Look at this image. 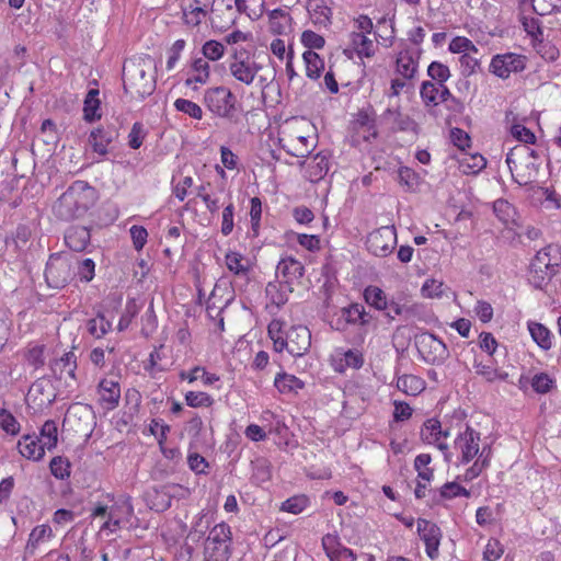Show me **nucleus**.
<instances>
[{
    "label": "nucleus",
    "instance_id": "nucleus-43",
    "mask_svg": "<svg viewBox=\"0 0 561 561\" xmlns=\"http://www.w3.org/2000/svg\"><path fill=\"white\" fill-rule=\"evenodd\" d=\"M112 329V323L102 312H98L96 317L88 320L87 330L95 339L103 337Z\"/></svg>",
    "mask_w": 561,
    "mask_h": 561
},
{
    "label": "nucleus",
    "instance_id": "nucleus-11",
    "mask_svg": "<svg viewBox=\"0 0 561 561\" xmlns=\"http://www.w3.org/2000/svg\"><path fill=\"white\" fill-rule=\"evenodd\" d=\"M417 534L425 545V552L431 560L439 556V546L443 538L442 529L437 524L425 518L416 520Z\"/></svg>",
    "mask_w": 561,
    "mask_h": 561
},
{
    "label": "nucleus",
    "instance_id": "nucleus-38",
    "mask_svg": "<svg viewBox=\"0 0 561 561\" xmlns=\"http://www.w3.org/2000/svg\"><path fill=\"white\" fill-rule=\"evenodd\" d=\"M425 383L415 375H403L397 380V388L409 396H416L424 390Z\"/></svg>",
    "mask_w": 561,
    "mask_h": 561
},
{
    "label": "nucleus",
    "instance_id": "nucleus-45",
    "mask_svg": "<svg viewBox=\"0 0 561 561\" xmlns=\"http://www.w3.org/2000/svg\"><path fill=\"white\" fill-rule=\"evenodd\" d=\"M309 14L314 25L328 27L332 23V10L323 2L309 9Z\"/></svg>",
    "mask_w": 561,
    "mask_h": 561
},
{
    "label": "nucleus",
    "instance_id": "nucleus-14",
    "mask_svg": "<svg viewBox=\"0 0 561 561\" xmlns=\"http://www.w3.org/2000/svg\"><path fill=\"white\" fill-rule=\"evenodd\" d=\"M449 436L448 431H443L440 422L436 419L426 420L421 428V438L426 444H434L439 450L444 453L446 461H450L451 454L449 453L448 445L442 440Z\"/></svg>",
    "mask_w": 561,
    "mask_h": 561
},
{
    "label": "nucleus",
    "instance_id": "nucleus-32",
    "mask_svg": "<svg viewBox=\"0 0 561 561\" xmlns=\"http://www.w3.org/2000/svg\"><path fill=\"white\" fill-rule=\"evenodd\" d=\"M493 211L495 216L505 225L517 224V209L508 201L499 198L493 203Z\"/></svg>",
    "mask_w": 561,
    "mask_h": 561
},
{
    "label": "nucleus",
    "instance_id": "nucleus-24",
    "mask_svg": "<svg viewBox=\"0 0 561 561\" xmlns=\"http://www.w3.org/2000/svg\"><path fill=\"white\" fill-rule=\"evenodd\" d=\"M420 51L414 56L410 49L399 53L397 57V72L405 79H413L419 68Z\"/></svg>",
    "mask_w": 561,
    "mask_h": 561
},
{
    "label": "nucleus",
    "instance_id": "nucleus-47",
    "mask_svg": "<svg viewBox=\"0 0 561 561\" xmlns=\"http://www.w3.org/2000/svg\"><path fill=\"white\" fill-rule=\"evenodd\" d=\"M70 461L62 456L54 457L49 462L51 474L58 480H65L70 477Z\"/></svg>",
    "mask_w": 561,
    "mask_h": 561
},
{
    "label": "nucleus",
    "instance_id": "nucleus-7",
    "mask_svg": "<svg viewBox=\"0 0 561 561\" xmlns=\"http://www.w3.org/2000/svg\"><path fill=\"white\" fill-rule=\"evenodd\" d=\"M414 344L420 357L430 365H443L449 357L447 345L435 334L424 331L416 334Z\"/></svg>",
    "mask_w": 561,
    "mask_h": 561
},
{
    "label": "nucleus",
    "instance_id": "nucleus-44",
    "mask_svg": "<svg viewBox=\"0 0 561 561\" xmlns=\"http://www.w3.org/2000/svg\"><path fill=\"white\" fill-rule=\"evenodd\" d=\"M439 85L433 81H423L420 88V96L425 107H434L439 104Z\"/></svg>",
    "mask_w": 561,
    "mask_h": 561
},
{
    "label": "nucleus",
    "instance_id": "nucleus-18",
    "mask_svg": "<svg viewBox=\"0 0 561 561\" xmlns=\"http://www.w3.org/2000/svg\"><path fill=\"white\" fill-rule=\"evenodd\" d=\"M288 340V353L300 357L311 345V333L305 325L291 327L286 333Z\"/></svg>",
    "mask_w": 561,
    "mask_h": 561
},
{
    "label": "nucleus",
    "instance_id": "nucleus-54",
    "mask_svg": "<svg viewBox=\"0 0 561 561\" xmlns=\"http://www.w3.org/2000/svg\"><path fill=\"white\" fill-rule=\"evenodd\" d=\"M138 312H139V307L136 302V299H134V298L128 299L126 302L124 312L122 313V316L119 318V321L117 324V330L119 332L125 331L131 323L133 319L138 314Z\"/></svg>",
    "mask_w": 561,
    "mask_h": 561
},
{
    "label": "nucleus",
    "instance_id": "nucleus-29",
    "mask_svg": "<svg viewBox=\"0 0 561 561\" xmlns=\"http://www.w3.org/2000/svg\"><path fill=\"white\" fill-rule=\"evenodd\" d=\"M101 101L99 99V90L90 89L83 102V119L87 123H93L101 118L100 111Z\"/></svg>",
    "mask_w": 561,
    "mask_h": 561
},
{
    "label": "nucleus",
    "instance_id": "nucleus-35",
    "mask_svg": "<svg viewBox=\"0 0 561 561\" xmlns=\"http://www.w3.org/2000/svg\"><path fill=\"white\" fill-rule=\"evenodd\" d=\"M38 439L44 449L50 451L56 448L58 443V428L55 421L47 420L43 424Z\"/></svg>",
    "mask_w": 561,
    "mask_h": 561
},
{
    "label": "nucleus",
    "instance_id": "nucleus-59",
    "mask_svg": "<svg viewBox=\"0 0 561 561\" xmlns=\"http://www.w3.org/2000/svg\"><path fill=\"white\" fill-rule=\"evenodd\" d=\"M301 44L308 48V50L322 49L325 45V39L318 33L306 30L301 34Z\"/></svg>",
    "mask_w": 561,
    "mask_h": 561
},
{
    "label": "nucleus",
    "instance_id": "nucleus-10",
    "mask_svg": "<svg viewBox=\"0 0 561 561\" xmlns=\"http://www.w3.org/2000/svg\"><path fill=\"white\" fill-rule=\"evenodd\" d=\"M397 244L394 226H382L371 231L366 238V248L374 255L386 257L392 253Z\"/></svg>",
    "mask_w": 561,
    "mask_h": 561
},
{
    "label": "nucleus",
    "instance_id": "nucleus-39",
    "mask_svg": "<svg viewBox=\"0 0 561 561\" xmlns=\"http://www.w3.org/2000/svg\"><path fill=\"white\" fill-rule=\"evenodd\" d=\"M282 147L293 157L306 158L311 153L313 145H309V139L307 137L299 136Z\"/></svg>",
    "mask_w": 561,
    "mask_h": 561
},
{
    "label": "nucleus",
    "instance_id": "nucleus-9",
    "mask_svg": "<svg viewBox=\"0 0 561 561\" xmlns=\"http://www.w3.org/2000/svg\"><path fill=\"white\" fill-rule=\"evenodd\" d=\"M527 57L516 53L496 54L492 57L489 71L503 80L512 73H519L526 69Z\"/></svg>",
    "mask_w": 561,
    "mask_h": 561
},
{
    "label": "nucleus",
    "instance_id": "nucleus-52",
    "mask_svg": "<svg viewBox=\"0 0 561 561\" xmlns=\"http://www.w3.org/2000/svg\"><path fill=\"white\" fill-rule=\"evenodd\" d=\"M399 183L408 191H414L420 184L419 174L408 167H400L398 170Z\"/></svg>",
    "mask_w": 561,
    "mask_h": 561
},
{
    "label": "nucleus",
    "instance_id": "nucleus-55",
    "mask_svg": "<svg viewBox=\"0 0 561 561\" xmlns=\"http://www.w3.org/2000/svg\"><path fill=\"white\" fill-rule=\"evenodd\" d=\"M524 31L528 36L531 37L533 44L538 42L543 37V31L541 28V22L536 18H526L523 16L520 19Z\"/></svg>",
    "mask_w": 561,
    "mask_h": 561
},
{
    "label": "nucleus",
    "instance_id": "nucleus-2",
    "mask_svg": "<svg viewBox=\"0 0 561 561\" xmlns=\"http://www.w3.org/2000/svg\"><path fill=\"white\" fill-rule=\"evenodd\" d=\"M151 57L129 59L123 66V88L126 94L145 99L156 90V79L150 73Z\"/></svg>",
    "mask_w": 561,
    "mask_h": 561
},
{
    "label": "nucleus",
    "instance_id": "nucleus-26",
    "mask_svg": "<svg viewBox=\"0 0 561 561\" xmlns=\"http://www.w3.org/2000/svg\"><path fill=\"white\" fill-rule=\"evenodd\" d=\"M210 13L213 14V16L210 18L213 28L218 30L220 32L227 31L236 23L237 16L231 3H228L225 10L222 11L214 9V7L211 5Z\"/></svg>",
    "mask_w": 561,
    "mask_h": 561
},
{
    "label": "nucleus",
    "instance_id": "nucleus-37",
    "mask_svg": "<svg viewBox=\"0 0 561 561\" xmlns=\"http://www.w3.org/2000/svg\"><path fill=\"white\" fill-rule=\"evenodd\" d=\"M554 274L556 272H550V270H546L536 263H530L528 280L535 288L543 289Z\"/></svg>",
    "mask_w": 561,
    "mask_h": 561
},
{
    "label": "nucleus",
    "instance_id": "nucleus-50",
    "mask_svg": "<svg viewBox=\"0 0 561 561\" xmlns=\"http://www.w3.org/2000/svg\"><path fill=\"white\" fill-rule=\"evenodd\" d=\"M207 15L208 10L204 7L190 4L187 8H183L184 22L190 26H198Z\"/></svg>",
    "mask_w": 561,
    "mask_h": 561
},
{
    "label": "nucleus",
    "instance_id": "nucleus-46",
    "mask_svg": "<svg viewBox=\"0 0 561 561\" xmlns=\"http://www.w3.org/2000/svg\"><path fill=\"white\" fill-rule=\"evenodd\" d=\"M309 504L310 500L307 495L297 494L284 501L280 505V511L297 515L304 512Z\"/></svg>",
    "mask_w": 561,
    "mask_h": 561
},
{
    "label": "nucleus",
    "instance_id": "nucleus-21",
    "mask_svg": "<svg viewBox=\"0 0 561 561\" xmlns=\"http://www.w3.org/2000/svg\"><path fill=\"white\" fill-rule=\"evenodd\" d=\"M91 233L84 226H71L65 232V243L76 252H82L90 244Z\"/></svg>",
    "mask_w": 561,
    "mask_h": 561
},
{
    "label": "nucleus",
    "instance_id": "nucleus-60",
    "mask_svg": "<svg viewBox=\"0 0 561 561\" xmlns=\"http://www.w3.org/2000/svg\"><path fill=\"white\" fill-rule=\"evenodd\" d=\"M531 387L537 393H548L554 387V380L548 374L539 373L533 377Z\"/></svg>",
    "mask_w": 561,
    "mask_h": 561
},
{
    "label": "nucleus",
    "instance_id": "nucleus-19",
    "mask_svg": "<svg viewBox=\"0 0 561 561\" xmlns=\"http://www.w3.org/2000/svg\"><path fill=\"white\" fill-rule=\"evenodd\" d=\"M176 491H184L180 484H165L153 489L148 494L150 508L156 512H164L171 507L172 499L178 494Z\"/></svg>",
    "mask_w": 561,
    "mask_h": 561
},
{
    "label": "nucleus",
    "instance_id": "nucleus-27",
    "mask_svg": "<svg viewBox=\"0 0 561 561\" xmlns=\"http://www.w3.org/2000/svg\"><path fill=\"white\" fill-rule=\"evenodd\" d=\"M350 44L355 50L358 58H370L375 55L376 47L374 42L367 37V34L356 33V31L350 34Z\"/></svg>",
    "mask_w": 561,
    "mask_h": 561
},
{
    "label": "nucleus",
    "instance_id": "nucleus-57",
    "mask_svg": "<svg viewBox=\"0 0 561 561\" xmlns=\"http://www.w3.org/2000/svg\"><path fill=\"white\" fill-rule=\"evenodd\" d=\"M536 51L547 61H556L559 58V49L550 42H545L543 37L533 44Z\"/></svg>",
    "mask_w": 561,
    "mask_h": 561
},
{
    "label": "nucleus",
    "instance_id": "nucleus-56",
    "mask_svg": "<svg viewBox=\"0 0 561 561\" xmlns=\"http://www.w3.org/2000/svg\"><path fill=\"white\" fill-rule=\"evenodd\" d=\"M185 401L186 404L192 408H208L214 403V399L208 393L203 391H188L185 394Z\"/></svg>",
    "mask_w": 561,
    "mask_h": 561
},
{
    "label": "nucleus",
    "instance_id": "nucleus-42",
    "mask_svg": "<svg viewBox=\"0 0 561 561\" xmlns=\"http://www.w3.org/2000/svg\"><path fill=\"white\" fill-rule=\"evenodd\" d=\"M265 293L271 302L278 308L288 301V288L282 282H270L266 285Z\"/></svg>",
    "mask_w": 561,
    "mask_h": 561
},
{
    "label": "nucleus",
    "instance_id": "nucleus-31",
    "mask_svg": "<svg viewBox=\"0 0 561 561\" xmlns=\"http://www.w3.org/2000/svg\"><path fill=\"white\" fill-rule=\"evenodd\" d=\"M473 368L476 374L483 377L488 382H494L495 380L505 381L508 377L506 371L496 368L492 362L490 364L483 363L482 360L474 359Z\"/></svg>",
    "mask_w": 561,
    "mask_h": 561
},
{
    "label": "nucleus",
    "instance_id": "nucleus-25",
    "mask_svg": "<svg viewBox=\"0 0 561 561\" xmlns=\"http://www.w3.org/2000/svg\"><path fill=\"white\" fill-rule=\"evenodd\" d=\"M53 374L61 379L66 374L71 379H76L77 357L73 352L65 353L60 358L50 363Z\"/></svg>",
    "mask_w": 561,
    "mask_h": 561
},
{
    "label": "nucleus",
    "instance_id": "nucleus-48",
    "mask_svg": "<svg viewBox=\"0 0 561 561\" xmlns=\"http://www.w3.org/2000/svg\"><path fill=\"white\" fill-rule=\"evenodd\" d=\"M486 165L485 158L480 154H472L469 157H465L460 160V168L466 174H477L481 170H483Z\"/></svg>",
    "mask_w": 561,
    "mask_h": 561
},
{
    "label": "nucleus",
    "instance_id": "nucleus-33",
    "mask_svg": "<svg viewBox=\"0 0 561 561\" xmlns=\"http://www.w3.org/2000/svg\"><path fill=\"white\" fill-rule=\"evenodd\" d=\"M302 58L306 65V76L311 80L319 79L324 70V60L313 50H306Z\"/></svg>",
    "mask_w": 561,
    "mask_h": 561
},
{
    "label": "nucleus",
    "instance_id": "nucleus-28",
    "mask_svg": "<svg viewBox=\"0 0 561 561\" xmlns=\"http://www.w3.org/2000/svg\"><path fill=\"white\" fill-rule=\"evenodd\" d=\"M382 311L389 321H393L397 317H401L405 321H409L417 314V306L389 300L388 310Z\"/></svg>",
    "mask_w": 561,
    "mask_h": 561
},
{
    "label": "nucleus",
    "instance_id": "nucleus-41",
    "mask_svg": "<svg viewBox=\"0 0 561 561\" xmlns=\"http://www.w3.org/2000/svg\"><path fill=\"white\" fill-rule=\"evenodd\" d=\"M528 329L533 340L537 343L539 347H541L545 351L551 348V333L543 324L538 322H530L528 324Z\"/></svg>",
    "mask_w": 561,
    "mask_h": 561
},
{
    "label": "nucleus",
    "instance_id": "nucleus-62",
    "mask_svg": "<svg viewBox=\"0 0 561 561\" xmlns=\"http://www.w3.org/2000/svg\"><path fill=\"white\" fill-rule=\"evenodd\" d=\"M511 134L516 140L522 142L520 145L528 146L535 144L536 141L535 134L522 124L512 125Z\"/></svg>",
    "mask_w": 561,
    "mask_h": 561
},
{
    "label": "nucleus",
    "instance_id": "nucleus-1",
    "mask_svg": "<svg viewBox=\"0 0 561 561\" xmlns=\"http://www.w3.org/2000/svg\"><path fill=\"white\" fill-rule=\"evenodd\" d=\"M98 194L85 181H75L53 207L55 216L69 221L82 217L96 202Z\"/></svg>",
    "mask_w": 561,
    "mask_h": 561
},
{
    "label": "nucleus",
    "instance_id": "nucleus-51",
    "mask_svg": "<svg viewBox=\"0 0 561 561\" xmlns=\"http://www.w3.org/2000/svg\"><path fill=\"white\" fill-rule=\"evenodd\" d=\"M533 11L541 16L557 13L561 10V0H530Z\"/></svg>",
    "mask_w": 561,
    "mask_h": 561
},
{
    "label": "nucleus",
    "instance_id": "nucleus-61",
    "mask_svg": "<svg viewBox=\"0 0 561 561\" xmlns=\"http://www.w3.org/2000/svg\"><path fill=\"white\" fill-rule=\"evenodd\" d=\"M0 427L8 434L16 435L20 432V423L15 416L5 409L0 410Z\"/></svg>",
    "mask_w": 561,
    "mask_h": 561
},
{
    "label": "nucleus",
    "instance_id": "nucleus-23",
    "mask_svg": "<svg viewBox=\"0 0 561 561\" xmlns=\"http://www.w3.org/2000/svg\"><path fill=\"white\" fill-rule=\"evenodd\" d=\"M18 449L28 460L38 461L45 455V449L35 435H23L18 442Z\"/></svg>",
    "mask_w": 561,
    "mask_h": 561
},
{
    "label": "nucleus",
    "instance_id": "nucleus-6",
    "mask_svg": "<svg viewBox=\"0 0 561 561\" xmlns=\"http://www.w3.org/2000/svg\"><path fill=\"white\" fill-rule=\"evenodd\" d=\"M45 280L51 288L66 287L76 276L75 257L66 253H53L46 263Z\"/></svg>",
    "mask_w": 561,
    "mask_h": 561
},
{
    "label": "nucleus",
    "instance_id": "nucleus-58",
    "mask_svg": "<svg viewBox=\"0 0 561 561\" xmlns=\"http://www.w3.org/2000/svg\"><path fill=\"white\" fill-rule=\"evenodd\" d=\"M202 53L206 59L216 61L224 56L225 46L218 41L209 39L203 45Z\"/></svg>",
    "mask_w": 561,
    "mask_h": 561
},
{
    "label": "nucleus",
    "instance_id": "nucleus-17",
    "mask_svg": "<svg viewBox=\"0 0 561 561\" xmlns=\"http://www.w3.org/2000/svg\"><path fill=\"white\" fill-rule=\"evenodd\" d=\"M381 117L383 119L391 118L392 119V126L391 130L393 133L401 131V133H410L415 138L421 133V127L419 123L413 119L410 115L403 113L400 111V108H387Z\"/></svg>",
    "mask_w": 561,
    "mask_h": 561
},
{
    "label": "nucleus",
    "instance_id": "nucleus-64",
    "mask_svg": "<svg viewBox=\"0 0 561 561\" xmlns=\"http://www.w3.org/2000/svg\"><path fill=\"white\" fill-rule=\"evenodd\" d=\"M53 531L48 525H38L30 534L27 540V548H36L39 542L44 541L45 538L51 537Z\"/></svg>",
    "mask_w": 561,
    "mask_h": 561
},
{
    "label": "nucleus",
    "instance_id": "nucleus-22",
    "mask_svg": "<svg viewBox=\"0 0 561 561\" xmlns=\"http://www.w3.org/2000/svg\"><path fill=\"white\" fill-rule=\"evenodd\" d=\"M366 325L369 323L368 319H365V307L360 304H351L347 307L341 309V318L336 321V330H345V324H357Z\"/></svg>",
    "mask_w": 561,
    "mask_h": 561
},
{
    "label": "nucleus",
    "instance_id": "nucleus-20",
    "mask_svg": "<svg viewBox=\"0 0 561 561\" xmlns=\"http://www.w3.org/2000/svg\"><path fill=\"white\" fill-rule=\"evenodd\" d=\"M98 394L100 405L107 410H114L119 404L121 387L118 381L103 378L98 385Z\"/></svg>",
    "mask_w": 561,
    "mask_h": 561
},
{
    "label": "nucleus",
    "instance_id": "nucleus-63",
    "mask_svg": "<svg viewBox=\"0 0 561 561\" xmlns=\"http://www.w3.org/2000/svg\"><path fill=\"white\" fill-rule=\"evenodd\" d=\"M76 266L81 282L89 283L93 279L95 263L92 259H84L81 262L75 260V267Z\"/></svg>",
    "mask_w": 561,
    "mask_h": 561
},
{
    "label": "nucleus",
    "instance_id": "nucleus-3",
    "mask_svg": "<svg viewBox=\"0 0 561 561\" xmlns=\"http://www.w3.org/2000/svg\"><path fill=\"white\" fill-rule=\"evenodd\" d=\"M539 154L526 145H516L506 154V164L513 181L525 186L534 181L539 171Z\"/></svg>",
    "mask_w": 561,
    "mask_h": 561
},
{
    "label": "nucleus",
    "instance_id": "nucleus-16",
    "mask_svg": "<svg viewBox=\"0 0 561 561\" xmlns=\"http://www.w3.org/2000/svg\"><path fill=\"white\" fill-rule=\"evenodd\" d=\"M480 433L469 425L455 439V448L460 451L461 463L470 462L479 454Z\"/></svg>",
    "mask_w": 561,
    "mask_h": 561
},
{
    "label": "nucleus",
    "instance_id": "nucleus-34",
    "mask_svg": "<svg viewBox=\"0 0 561 561\" xmlns=\"http://www.w3.org/2000/svg\"><path fill=\"white\" fill-rule=\"evenodd\" d=\"M270 30L273 34L282 35L290 27L291 16L282 9H274L268 14Z\"/></svg>",
    "mask_w": 561,
    "mask_h": 561
},
{
    "label": "nucleus",
    "instance_id": "nucleus-13",
    "mask_svg": "<svg viewBox=\"0 0 561 561\" xmlns=\"http://www.w3.org/2000/svg\"><path fill=\"white\" fill-rule=\"evenodd\" d=\"M276 275L282 277V284L294 291V286L301 283L305 275V266L300 261L293 256L283 257L276 266Z\"/></svg>",
    "mask_w": 561,
    "mask_h": 561
},
{
    "label": "nucleus",
    "instance_id": "nucleus-8",
    "mask_svg": "<svg viewBox=\"0 0 561 561\" xmlns=\"http://www.w3.org/2000/svg\"><path fill=\"white\" fill-rule=\"evenodd\" d=\"M261 69L262 66L260 64L251 60L249 50L243 47L232 48L229 71L237 81L251 85Z\"/></svg>",
    "mask_w": 561,
    "mask_h": 561
},
{
    "label": "nucleus",
    "instance_id": "nucleus-53",
    "mask_svg": "<svg viewBox=\"0 0 561 561\" xmlns=\"http://www.w3.org/2000/svg\"><path fill=\"white\" fill-rule=\"evenodd\" d=\"M427 75L435 81L434 83L443 87V83L449 79L450 71L446 65L439 61H432L427 68Z\"/></svg>",
    "mask_w": 561,
    "mask_h": 561
},
{
    "label": "nucleus",
    "instance_id": "nucleus-5",
    "mask_svg": "<svg viewBox=\"0 0 561 561\" xmlns=\"http://www.w3.org/2000/svg\"><path fill=\"white\" fill-rule=\"evenodd\" d=\"M231 528L226 523L215 525L204 542V561H228L231 557Z\"/></svg>",
    "mask_w": 561,
    "mask_h": 561
},
{
    "label": "nucleus",
    "instance_id": "nucleus-36",
    "mask_svg": "<svg viewBox=\"0 0 561 561\" xmlns=\"http://www.w3.org/2000/svg\"><path fill=\"white\" fill-rule=\"evenodd\" d=\"M365 301L376 310H388V301L386 293L377 286H368L364 290Z\"/></svg>",
    "mask_w": 561,
    "mask_h": 561
},
{
    "label": "nucleus",
    "instance_id": "nucleus-4",
    "mask_svg": "<svg viewBox=\"0 0 561 561\" xmlns=\"http://www.w3.org/2000/svg\"><path fill=\"white\" fill-rule=\"evenodd\" d=\"M204 104L209 112L231 124L239 122L237 98L227 87L208 88L204 93Z\"/></svg>",
    "mask_w": 561,
    "mask_h": 561
},
{
    "label": "nucleus",
    "instance_id": "nucleus-40",
    "mask_svg": "<svg viewBox=\"0 0 561 561\" xmlns=\"http://www.w3.org/2000/svg\"><path fill=\"white\" fill-rule=\"evenodd\" d=\"M226 265L230 272L237 276H242L245 280L249 279L250 265L243 263L244 257L238 252H228L225 256Z\"/></svg>",
    "mask_w": 561,
    "mask_h": 561
},
{
    "label": "nucleus",
    "instance_id": "nucleus-49",
    "mask_svg": "<svg viewBox=\"0 0 561 561\" xmlns=\"http://www.w3.org/2000/svg\"><path fill=\"white\" fill-rule=\"evenodd\" d=\"M174 107L178 112L184 113L191 118L197 121L203 118L202 107L191 100L179 98L174 101Z\"/></svg>",
    "mask_w": 561,
    "mask_h": 561
},
{
    "label": "nucleus",
    "instance_id": "nucleus-15",
    "mask_svg": "<svg viewBox=\"0 0 561 561\" xmlns=\"http://www.w3.org/2000/svg\"><path fill=\"white\" fill-rule=\"evenodd\" d=\"M55 400L56 393L50 379L42 377L31 385L27 392V401L32 402L36 408L49 407Z\"/></svg>",
    "mask_w": 561,
    "mask_h": 561
},
{
    "label": "nucleus",
    "instance_id": "nucleus-30",
    "mask_svg": "<svg viewBox=\"0 0 561 561\" xmlns=\"http://www.w3.org/2000/svg\"><path fill=\"white\" fill-rule=\"evenodd\" d=\"M274 386L280 393L288 394L304 389L305 382L294 375L279 373L274 379Z\"/></svg>",
    "mask_w": 561,
    "mask_h": 561
},
{
    "label": "nucleus",
    "instance_id": "nucleus-12",
    "mask_svg": "<svg viewBox=\"0 0 561 561\" xmlns=\"http://www.w3.org/2000/svg\"><path fill=\"white\" fill-rule=\"evenodd\" d=\"M119 136L118 128L113 123H106L91 130L88 141L92 150L99 156H106L108 147Z\"/></svg>",
    "mask_w": 561,
    "mask_h": 561
}]
</instances>
